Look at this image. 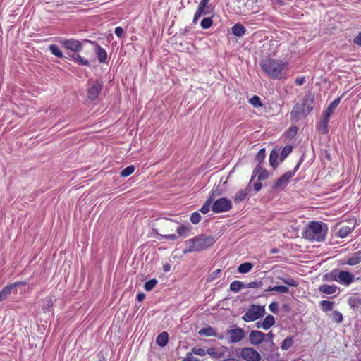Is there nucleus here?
Instances as JSON below:
<instances>
[{"instance_id":"obj_45","label":"nucleus","mask_w":361,"mask_h":361,"mask_svg":"<svg viewBox=\"0 0 361 361\" xmlns=\"http://www.w3.org/2000/svg\"><path fill=\"white\" fill-rule=\"evenodd\" d=\"M293 151V147L290 145H286L281 152L280 158H286Z\"/></svg>"},{"instance_id":"obj_17","label":"nucleus","mask_w":361,"mask_h":361,"mask_svg":"<svg viewBox=\"0 0 361 361\" xmlns=\"http://www.w3.org/2000/svg\"><path fill=\"white\" fill-rule=\"evenodd\" d=\"M330 119V116L327 115V114L322 113L320 118V122L318 125V130L322 134H326L328 130V123Z\"/></svg>"},{"instance_id":"obj_49","label":"nucleus","mask_w":361,"mask_h":361,"mask_svg":"<svg viewBox=\"0 0 361 361\" xmlns=\"http://www.w3.org/2000/svg\"><path fill=\"white\" fill-rule=\"evenodd\" d=\"M201 215L197 212H193L190 216V221L194 224H198L201 220Z\"/></svg>"},{"instance_id":"obj_33","label":"nucleus","mask_w":361,"mask_h":361,"mask_svg":"<svg viewBox=\"0 0 361 361\" xmlns=\"http://www.w3.org/2000/svg\"><path fill=\"white\" fill-rule=\"evenodd\" d=\"M253 267V264L250 262H245L241 264L238 268V271L239 273L241 274H246L248 273Z\"/></svg>"},{"instance_id":"obj_7","label":"nucleus","mask_w":361,"mask_h":361,"mask_svg":"<svg viewBox=\"0 0 361 361\" xmlns=\"http://www.w3.org/2000/svg\"><path fill=\"white\" fill-rule=\"evenodd\" d=\"M89 85L90 87L87 90V97L92 101L95 100L103 88V82L101 79H97L93 82L89 81Z\"/></svg>"},{"instance_id":"obj_37","label":"nucleus","mask_w":361,"mask_h":361,"mask_svg":"<svg viewBox=\"0 0 361 361\" xmlns=\"http://www.w3.org/2000/svg\"><path fill=\"white\" fill-rule=\"evenodd\" d=\"M53 305L54 300L51 298H47L43 301L42 309L44 312H49Z\"/></svg>"},{"instance_id":"obj_35","label":"nucleus","mask_w":361,"mask_h":361,"mask_svg":"<svg viewBox=\"0 0 361 361\" xmlns=\"http://www.w3.org/2000/svg\"><path fill=\"white\" fill-rule=\"evenodd\" d=\"M287 183V180L281 176L273 185V188L275 190L283 189L286 186Z\"/></svg>"},{"instance_id":"obj_57","label":"nucleus","mask_w":361,"mask_h":361,"mask_svg":"<svg viewBox=\"0 0 361 361\" xmlns=\"http://www.w3.org/2000/svg\"><path fill=\"white\" fill-rule=\"evenodd\" d=\"M353 43L358 46H361V32H359L353 39Z\"/></svg>"},{"instance_id":"obj_2","label":"nucleus","mask_w":361,"mask_h":361,"mask_svg":"<svg viewBox=\"0 0 361 361\" xmlns=\"http://www.w3.org/2000/svg\"><path fill=\"white\" fill-rule=\"evenodd\" d=\"M187 247L184 252H200L208 249L214 245L215 240L213 237L207 235H199L185 242Z\"/></svg>"},{"instance_id":"obj_11","label":"nucleus","mask_w":361,"mask_h":361,"mask_svg":"<svg viewBox=\"0 0 361 361\" xmlns=\"http://www.w3.org/2000/svg\"><path fill=\"white\" fill-rule=\"evenodd\" d=\"M337 279L338 283L348 286L354 281L355 276L348 271L338 269Z\"/></svg>"},{"instance_id":"obj_22","label":"nucleus","mask_w":361,"mask_h":361,"mask_svg":"<svg viewBox=\"0 0 361 361\" xmlns=\"http://www.w3.org/2000/svg\"><path fill=\"white\" fill-rule=\"evenodd\" d=\"M169 341V336L168 333L166 331H164L161 334H159L156 339V342L158 345L160 347H164L167 345Z\"/></svg>"},{"instance_id":"obj_40","label":"nucleus","mask_w":361,"mask_h":361,"mask_svg":"<svg viewBox=\"0 0 361 361\" xmlns=\"http://www.w3.org/2000/svg\"><path fill=\"white\" fill-rule=\"evenodd\" d=\"M213 24L212 17L203 18L200 22V26L203 29H209Z\"/></svg>"},{"instance_id":"obj_32","label":"nucleus","mask_w":361,"mask_h":361,"mask_svg":"<svg viewBox=\"0 0 361 361\" xmlns=\"http://www.w3.org/2000/svg\"><path fill=\"white\" fill-rule=\"evenodd\" d=\"M49 50L53 55L56 56L58 58L63 59L64 57L63 52L60 50L59 47L56 44L49 45Z\"/></svg>"},{"instance_id":"obj_26","label":"nucleus","mask_w":361,"mask_h":361,"mask_svg":"<svg viewBox=\"0 0 361 361\" xmlns=\"http://www.w3.org/2000/svg\"><path fill=\"white\" fill-rule=\"evenodd\" d=\"M337 273H338V269H333L329 273L325 274L323 276V281H336L337 282Z\"/></svg>"},{"instance_id":"obj_30","label":"nucleus","mask_w":361,"mask_h":361,"mask_svg":"<svg viewBox=\"0 0 361 361\" xmlns=\"http://www.w3.org/2000/svg\"><path fill=\"white\" fill-rule=\"evenodd\" d=\"M208 13L209 12L206 10L205 8H201L200 6H198L196 12L195 13L192 23H196L201 16L207 15Z\"/></svg>"},{"instance_id":"obj_24","label":"nucleus","mask_w":361,"mask_h":361,"mask_svg":"<svg viewBox=\"0 0 361 361\" xmlns=\"http://www.w3.org/2000/svg\"><path fill=\"white\" fill-rule=\"evenodd\" d=\"M361 262V251L357 252L353 256L348 258L346 261V264L350 266H354Z\"/></svg>"},{"instance_id":"obj_61","label":"nucleus","mask_w":361,"mask_h":361,"mask_svg":"<svg viewBox=\"0 0 361 361\" xmlns=\"http://www.w3.org/2000/svg\"><path fill=\"white\" fill-rule=\"evenodd\" d=\"M266 155L265 149H261L255 156V158H264Z\"/></svg>"},{"instance_id":"obj_54","label":"nucleus","mask_w":361,"mask_h":361,"mask_svg":"<svg viewBox=\"0 0 361 361\" xmlns=\"http://www.w3.org/2000/svg\"><path fill=\"white\" fill-rule=\"evenodd\" d=\"M182 361H200V360L195 357L192 355V352H188L186 356L183 358Z\"/></svg>"},{"instance_id":"obj_28","label":"nucleus","mask_w":361,"mask_h":361,"mask_svg":"<svg viewBox=\"0 0 361 361\" xmlns=\"http://www.w3.org/2000/svg\"><path fill=\"white\" fill-rule=\"evenodd\" d=\"M354 228L348 226H342L337 232V235L341 238L346 237Z\"/></svg>"},{"instance_id":"obj_12","label":"nucleus","mask_w":361,"mask_h":361,"mask_svg":"<svg viewBox=\"0 0 361 361\" xmlns=\"http://www.w3.org/2000/svg\"><path fill=\"white\" fill-rule=\"evenodd\" d=\"M227 334L230 336V343H235L242 341L245 335V331L241 328H235L228 330Z\"/></svg>"},{"instance_id":"obj_62","label":"nucleus","mask_w":361,"mask_h":361,"mask_svg":"<svg viewBox=\"0 0 361 361\" xmlns=\"http://www.w3.org/2000/svg\"><path fill=\"white\" fill-rule=\"evenodd\" d=\"M278 157H279V151L276 149H272L270 153L269 158H278Z\"/></svg>"},{"instance_id":"obj_52","label":"nucleus","mask_w":361,"mask_h":361,"mask_svg":"<svg viewBox=\"0 0 361 361\" xmlns=\"http://www.w3.org/2000/svg\"><path fill=\"white\" fill-rule=\"evenodd\" d=\"M297 132H298V128L296 126H291L289 128V129L287 132V135L288 137L292 138L297 134Z\"/></svg>"},{"instance_id":"obj_6","label":"nucleus","mask_w":361,"mask_h":361,"mask_svg":"<svg viewBox=\"0 0 361 361\" xmlns=\"http://www.w3.org/2000/svg\"><path fill=\"white\" fill-rule=\"evenodd\" d=\"M212 209L215 213H221L229 211L232 207L230 200L221 197L212 202Z\"/></svg>"},{"instance_id":"obj_18","label":"nucleus","mask_w":361,"mask_h":361,"mask_svg":"<svg viewBox=\"0 0 361 361\" xmlns=\"http://www.w3.org/2000/svg\"><path fill=\"white\" fill-rule=\"evenodd\" d=\"M250 185L251 183L250 182L248 185L245 189L239 190L238 192H236L234 197L235 202H240L246 198V197L251 191Z\"/></svg>"},{"instance_id":"obj_10","label":"nucleus","mask_w":361,"mask_h":361,"mask_svg":"<svg viewBox=\"0 0 361 361\" xmlns=\"http://www.w3.org/2000/svg\"><path fill=\"white\" fill-rule=\"evenodd\" d=\"M240 357L246 361H259L262 358L261 355L252 348H243Z\"/></svg>"},{"instance_id":"obj_3","label":"nucleus","mask_w":361,"mask_h":361,"mask_svg":"<svg viewBox=\"0 0 361 361\" xmlns=\"http://www.w3.org/2000/svg\"><path fill=\"white\" fill-rule=\"evenodd\" d=\"M328 228L326 224L319 221H311L303 233L305 238L310 241L321 242L324 240Z\"/></svg>"},{"instance_id":"obj_16","label":"nucleus","mask_w":361,"mask_h":361,"mask_svg":"<svg viewBox=\"0 0 361 361\" xmlns=\"http://www.w3.org/2000/svg\"><path fill=\"white\" fill-rule=\"evenodd\" d=\"M25 285V282H16L4 287L0 291V302L6 299L11 294L12 290L15 289L17 286Z\"/></svg>"},{"instance_id":"obj_42","label":"nucleus","mask_w":361,"mask_h":361,"mask_svg":"<svg viewBox=\"0 0 361 361\" xmlns=\"http://www.w3.org/2000/svg\"><path fill=\"white\" fill-rule=\"evenodd\" d=\"M300 164L301 160L297 164V165L295 166L293 171H287L283 175V178L286 179V180H287V182L289 180L290 178H292L295 175L296 171L298 170Z\"/></svg>"},{"instance_id":"obj_48","label":"nucleus","mask_w":361,"mask_h":361,"mask_svg":"<svg viewBox=\"0 0 361 361\" xmlns=\"http://www.w3.org/2000/svg\"><path fill=\"white\" fill-rule=\"evenodd\" d=\"M220 273H221L220 269H217L215 271L211 272L207 276V281L211 282V281H214L215 279H216L219 276Z\"/></svg>"},{"instance_id":"obj_29","label":"nucleus","mask_w":361,"mask_h":361,"mask_svg":"<svg viewBox=\"0 0 361 361\" xmlns=\"http://www.w3.org/2000/svg\"><path fill=\"white\" fill-rule=\"evenodd\" d=\"M242 288H245V284L240 281H234L230 284V290L234 293L239 292Z\"/></svg>"},{"instance_id":"obj_1","label":"nucleus","mask_w":361,"mask_h":361,"mask_svg":"<svg viewBox=\"0 0 361 361\" xmlns=\"http://www.w3.org/2000/svg\"><path fill=\"white\" fill-rule=\"evenodd\" d=\"M262 71L271 79L282 80L286 77L285 70L288 63L280 59L267 58L260 63Z\"/></svg>"},{"instance_id":"obj_4","label":"nucleus","mask_w":361,"mask_h":361,"mask_svg":"<svg viewBox=\"0 0 361 361\" xmlns=\"http://www.w3.org/2000/svg\"><path fill=\"white\" fill-rule=\"evenodd\" d=\"M314 106V96L311 94H306L301 104H296L290 113L292 118H298L300 116H305L309 114Z\"/></svg>"},{"instance_id":"obj_55","label":"nucleus","mask_w":361,"mask_h":361,"mask_svg":"<svg viewBox=\"0 0 361 361\" xmlns=\"http://www.w3.org/2000/svg\"><path fill=\"white\" fill-rule=\"evenodd\" d=\"M269 309L271 312L276 313L279 310V305L277 302H273L269 305Z\"/></svg>"},{"instance_id":"obj_36","label":"nucleus","mask_w":361,"mask_h":361,"mask_svg":"<svg viewBox=\"0 0 361 361\" xmlns=\"http://www.w3.org/2000/svg\"><path fill=\"white\" fill-rule=\"evenodd\" d=\"M293 344V338L292 336L286 337L282 342L281 349L286 350L289 349Z\"/></svg>"},{"instance_id":"obj_43","label":"nucleus","mask_w":361,"mask_h":361,"mask_svg":"<svg viewBox=\"0 0 361 361\" xmlns=\"http://www.w3.org/2000/svg\"><path fill=\"white\" fill-rule=\"evenodd\" d=\"M157 283H158V281L155 279H151L149 281H147L145 283V286H144L145 287V290L146 291L152 290L156 286Z\"/></svg>"},{"instance_id":"obj_50","label":"nucleus","mask_w":361,"mask_h":361,"mask_svg":"<svg viewBox=\"0 0 361 361\" xmlns=\"http://www.w3.org/2000/svg\"><path fill=\"white\" fill-rule=\"evenodd\" d=\"M191 352L192 353V354L202 357L204 356L207 354V350L200 348H193Z\"/></svg>"},{"instance_id":"obj_56","label":"nucleus","mask_w":361,"mask_h":361,"mask_svg":"<svg viewBox=\"0 0 361 361\" xmlns=\"http://www.w3.org/2000/svg\"><path fill=\"white\" fill-rule=\"evenodd\" d=\"M115 34L118 38H121L124 34V30L121 27H116L115 28Z\"/></svg>"},{"instance_id":"obj_23","label":"nucleus","mask_w":361,"mask_h":361,"mask_svg":"<svg viewBox=\"0 0 361 361\" xmlns=\"http://www.w3.org/2000/svg\"><path fill=\"white\" fill-rule=\"evenodd\" d=\"M214 192H213L210 195L208 200L204 202L203 206L201 207L200 212L202 214H205L209 212L211 206L213 204L212 202H214Z\"/></svg>"},{"instance_id":"obj_5","label":"nucleus","mask_w":361,"mask_h":361,"mask_svg":"<svg viewBox=\"0 0 361 361\" xmlns=\"http://www.w3.org/2000/svg\"><path fill=\"white\" fill-rule=\"evenodd\" d=\"M266 313L264 306L252 305L243 316L242 319L246 322H253L264 316Z\"/></svg>"},{"instance_id":"obj_64","label":"nucleus","mask_w":361,"mask_h":361,"mask_svg":"<svg viewBox=\"0 0 361 361\" xmlns=\"http://www.w3.org/2000/svg\"><path fill=\"white\" fill-rule=\"evenodd\" d=\"M190 29L187 27H185V28H183V29H180V35H185L188 32H189Z\"/></svg>"},{"instance_id":"obj_59","label":"nucleus","mask_w":361,"mask_h":361,"mask_svg":"<svg viewBox=\"0 0 361 361\" xmlns=\"http://www.w3.org/2000/svg\"><path fill=\"white\" fill-rule=\"evenodd\" d=\"M260 181L261 180H257L253 185V188L255 192H259L262 189V185Z\"/></svg>"},{"instance_id":"obj_44","label":"nucleus","mask_w":361,"mask_h":361,"mask_svg":"<svg viewBox=\"0 0 361 361\" xmlns=\"http://www.w3.org/2000/svg\"><path fill=\"white\" fill-rule=\"evenodd\" d=\"M322 310L324 312L331 310L334 307V302L328 300H322L320 303Z\"/></svg>"},{"instance_id":"obj_60","label":"nucleus","mask_w":361,"mask_h":361,"mask_svg":"<svg viewBox=\"0 0 361 361\" xmlns=\"http://www.w3.org/2000/svg\"><path fill=\"white\" fill-rule=\"evenodd\" d=\"M266 336V341H269L271 343V345H274V343H273V337H274V334H272L271 331L269 332L268 334H265Z\"/></svg>"},{"instance_id":"obj_34","label":"nucleus","mask_w":361,"mask_h":361,"mask_svg":"<svg viewBox=\"0 0 361 361\" xmlns=\"http://www.w3.org/2000/svg\"><path fill=\"white\" fill-rule=\"evenodd\" d=\"M199 334L200 336H215L216 332L213 328L209 326V327H206V328H203V329H200L199 331Z\"/></svg>"},{"instance_id":"obj_19","label":"nucleus","mask_w":361,"mask_h":361,"mask_svg":"<svg viewBox=\"0 0 361 361\" xmlns=\"http://www.w3.org/2000/svg\"><path fill=\"white\" fill-rule=\"evenodd\" d=\"M338 288L335 285L322 284L319 287V292L327 295L335 293Z\"/></svg>"},{"instance_id":"obj_51","label":"nucleus","mask_w":361,"mask_h":361,"mask_svg":"<svg viewBox=\"0 0 361 361\" xmlns=\"http://www.w3.org/2000/svg\"><path fill=\"white\" fill-rule=\"evenodd\" d=\"M262 286V282L252 281L245 284V288H258Z\"/></svg>"},{"instance_id":"obj_58","label":"nucleus","mask_w":361,"mask_h":361,"mask_svg":"<svg viewBox=\"0 0 361 361\" xmlns=\"http://www.w3.org/2000/svg\"><path fill=\"white\" fill-rule=\"evenodd\" d=\"M305 82V77H298L296 78L295 80V83L296 85H302Z\"/></svg>"},{"instance_id":"obj_15","label":"nucleus","mask_w":361,"mask_h":361,"mask_svg":"<svg viewBox=\"0 0 361 361\" xmlns=\"http://www.w3.org/2000/svg\"><path fill=\"white\" fill-rule=\"evenodd\" d=\"M249 340L252 345H257L266 340V336L260 331L253 330L250 333Z\"/></svg>"},{"instance_id":"obj_21","label":"nucleus","mask_w":361,"mask_h":361,"mask_svg":"<svg viewBox=\"0 0 361 361\" xmlns=\"http://www.w3.org/2000/svg\"><path fill=\"white\" fill-rule=\"evenodd\" d=\"M232 33L236 37H243L246 32V28L240 23H236L231 27Z\"/></svg>"},{"instance_id":"obj_14","label":"nucleus","mask_w":361,"mask_h":361,"mask_svg":"<svg viewBox=\"0 0 361 361\" xmlns=\"http://www.w3.org/2000/svg\"><path fill=\"white\" fill-rule=\"evenodd\" d=\"M257 176L258 180H264L269 178V172L261 166V163H259L254 169L250 183L254 180L255 176Z\"/></svg>"},{"instance_id":"obj_31","label":"nucleus","mask_w":361,"mask_h":361,"mask_svg":"<svg viewBox=\"0 0 361 361\" xmlns=\"http://www.w3.org/2000/svg\"><path fill=\"white\" fill-rule=\"evenodd\" d=\"M161 226L166 228L165 233L173 231L176 228L175 222L173 221L164 219L161 221Z\"/></svg>"},{"instance_id":"obj_8","label":"nucleus","mask_w":361,"mask_h":361,"mask_svg":"<svg viewBox=\"0 0 361 361\" xmlns=\"http://www.w3.org/2000/svg\"><path fill=\"white\" fill-rule=\"evenodd\" d=\"M59 42L63 48L75 53L81 51L83 48L82 43L75 39H61Z\"/></svg>"},{"instance_id":"obj_63","label":"nucleus","mask_w":361,"mask_h":361,"mask_svg":"<svg viewBox=\"0 0 361 361\" xmlns=\"http://www.w3.org/2000/svg\"><path fill=\"white\" fill-rule=\"evenodd\" d=\"M209 0H201L198 6L206 8Z\"/></svg>"},{"instance_id":"obj_27","label":"nucleus","mask_w":361,"mask_h":361,"mask_svg":"<svg viewBox=\"0 0 361 361\" xmlns=\"http://www.w3.org/2000/svg\"><path fill=\"white\" fill-rule=\"evenodd\" d=\"M275 324V318L272 315H267L262 321L263 329L267 330Z\"/></svg>"},{"instance_id":"obj_13","label":"nucleus","mask_w":361,"mask_h":361,"mask_svg":"<svg viewBox=\"0 0 361 361\" xmlns=\"http://www.w3.org/2000/svg\"><path fill=\"white\" fill-rule=\"evenodd\" d=\"M91 43L94 46V52L97 56V59L101 63H106L107 62V53L104 49H103L98 43L96 42L86 40Z\"/></svg>"},{"instance_id":"obj_25","label":"nucleus","mask_w":361,"mask_h":361,"mask_svg":"<svg viewBox=\"0 0 361 361\" xmlns=\"http://www.w3.org/2000/svg\"><path fill=\"white\" fill-rule=\"evenodd\" d=\"M340 102H341V97H338L336 99H335L329 105V106L326 108V109H325L323 113L324 114H327V115L330 116L331 115V114L334 112V111L335 110V109L338 106V104H340Z\"/></svg>"},{"instance_id":"obj_20","label":"nucleus","mask_w":361,"mask_h":361,"mask_svg":"<svg viewBox=\"0 0 361 361\" xmlns=\"http://www.w3.org/2000/svg\"><path fill=\"white\" fill-rule=\"evenodd\" d=\"M67 59L73 60L75 62H76L80 66H90V63L87 59L83 58L82 56L76 53L69 55V56L67 57Z\"/></svg>"},{"instance_id":"obj_9","label":"nucleus","mask_w":361,"mask_h":361,"mask_svg":"<svg viewBox=\"0 0 361 361\" xmlns=\"http://www.w3.org/2000/svg\"><path fill=\"white\" fill-rule=\"evenodd\" d=\"M190 226L189 224L188 225H181L180 226H178L176 228V230L178 233V235L176 234H170V233H164V234H159L161 238L170 240H176L178 237H186L188 235V232L190 231Z\"/></svg>"},{"instance_id":"obj_53","label":"nucleus","mask_w":361,"mask_h":361,"mask_svg":"<svg viewBox=\"0 0 361 361\" xmlns=\"http://www.w3.org/2000/svg\"><path fill=\"white\" fill-rule=\"evenodd\" d=\"M333 320L337 323H340L343 320L342 314L338 311H335L333 314Z\"/></svg>"},{"instance_id":"obj_41","label":"nucleus","mask_w":361,"mask_h":361,"mask_svg":"<svg viewBox=\"0 0 361 361\" xmlns=\"http://www.w3.org/2000/svg\"><path fill=\"white\" fill-rule=\"evenodd\" d=\"M249 102L254 106V107H262L263 106L261 99L257 95H254L252 98L250 99Z\"/></svg>"},{"instance_id":"obj_47","label":"nucleus","mask_w":361,"mask_h":361,"mask_svg":"<svg viewBox=\"0 0 361 361\" xmlns=\"http://www.w3.org/2000/svg\"><path fill=\"white\" fill-rule=\"evenodd\" d=\"M207 354L209 355L213 358H219L221 357V354L219 353L215 348H209L207 350Z\"/></svg>"},{"instance_id":"obj_38","label":"nucleus","mask_w":361,"mask_h":361,"mask_svg":"<svg viewBox=\"0 0 361 361\" xmlns=\"http://www.w3.org/2000/svg\"><path fill=\"white\" fill-rule=\"evenodd\" d=\"M267 290L280 292L282 293H288L289 292V288L287 286H276L273 287H269Z\"/></svg>"},{"instance_id":"obj_39","label":"nucleus","mask_w":361,"mask_h":361,"mask_svg":"<svg viewBox=\"0 0 361 361\" xmlns=\"http://www.w3.org/2000/svg\"><path fill=\"white\" fill-rule=\"evenodd\" d=\"M278 278L288 286L292 287H297L298 286V281L294 280L293 279L281 276H279Z\"/></svg>"},{"instance_id":"obj_46","label":"nucleus","mask_w":361,"mask_h":361,"mask_svg":"<svg viewBox=\"0 0 361 361\" xmlns=\"http://www.w3.org/2000/svg\"><path fill=\"white\" fill-rule=\"evenodd\" d=\"M134 171H135V166H129L126 167V169H124L121 172V176L127 177V176H130V174H132L134 172Z\"/></svg>"}]
</instances>
